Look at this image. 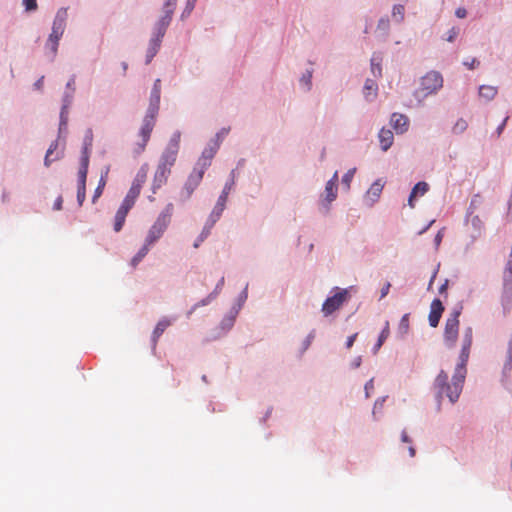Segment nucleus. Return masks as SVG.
<instances>
[{
  "instance_id": "aec40b11",
  "label": "nucleus",
  "mask_w": 512,
  "mask_h": 512,
  "mask_svg": "<svg viewBox=\"0 0 512 512\" xmlns=\"http://www.w3.org/2000/svg\"><path fill=\"white\" fill-rule=\"evenodd\" d=\"M131 209L124 206V205H120V207L118 208L116 214H115V219H114V231L115 232H119L121 231V229L123 228L124 226V223H125V219H126V216L127 214L129 213Z\"/></svg>"
},
{
  "instance_id": "412c9836",
  "label": "nucleus",
  "mask_w": 512,
  "mask_h": 512,
  "mask_svg": "<svg viewBox=\"0 0 512 512\" xmlns=\"http://www.w3.org/2000/svg\"><path fill=\"white\" fill-rule=\"evenodd\" d=\"M429 190V185L428 183L424 182V181H421V182H418L412 189L411 193H410V196H409V199H408V205L411 207V208H414L415 204H414V199L416 196L418 195H424L427 191Z\"/></svg>"
},
{
  "instance_id": "ea45409f",
  "label": "nucleus",
  "mask_w": 512,
  "mask_h": 512,
  "mask_svg": "<svg viewBox=\"0 0 512 512\" xmlns=\"http://www.w3.org/2000/svg\"><path fill=\"white\" fill-rule=\"evenodd\" d=\"M512 370V347L509 348L506 361L503 366V375L506 377L507 373Z\"/></svg>"
},
{
  "instance_id": "f03ea898",
  "label": "nucleus",
  "mask_w": 512,
  "mask_h": 512,
  "mask_svg": "<svg viewBox=\"0 0 512 512\" xmlns=\"http://www.w3.org/2000/svg\"><path fill=\"white\" fill-rule=\"evenodd\" d=\"M160 95L161 92L157 91V89L151 90L149 106L138 131L139 141H137L133 146V153L135 155L143 153L150 140L151 133L157 121L160 106Z\"/></svg>"
},
{
  "instance_id": "4c0bfd02",
  "label": "nucleus",
  "mask_w": 512,
  "mask_h": 512,
  "mask_svg": "<svg viewBox=\"0 0 512 512\" xmlns=\"http://www.w3.org/2000/svg\"><path fill=\"white\" fill-rule=\"evenodd\" d=\"M180 138H181L180 132L176 131L172 135V137L170 138V141H169V143L167 145V148L179 151V148H180Z\"/></svg>"
},
{
  "instance_id": "58836bf2",
  "label": "nucleus",
  "mask_w": 512,
  "mask_h": 512,
  "mask_svg": "<svg viewBox=\"0 0 512 512\" xmlns=\"http://www.w3.org/2000/svg\"><path fill=\"white\" fill-rule=\"evenodd\" d=\"M468 127V123L466 120L460 118L456 121L455 125L453 126V132L455 134L463 133Z\"/></svg>"
},
{
  "instance_id": "6ab92c4d",
  "label": "nucleus",
  "mask_w": 512,
  "mask_h": 512,
  "mask_svg": "<svg viewBox=\"0 0 512 512\" xmlns=\"http://www.w3.org/2000/svg\"><path fill=\"white\" fill-rule=\"evenodd\" d=\"M171 170L157 166L153 179V192L155 193L164 183H166Z\"/></svg>"
},
{
  "instance_id": "6e6d98bb",
  "label": "nucleus",
  "mask_w": 512,
  "mask_h": 512,
  "mask_svg": "<svg viewBox=\"0 0 512 512\" xmlns=\"http://www.w3.org/2000/svg\"><path fill=\"white\" fill-rule=\"evenodd\" d=\"M509 117H505V119L503 120V122L498 126L497 128V136L499 137L501 135V133L503 132L504 128H505V125L508 121Z\"/></svg>"
},
{
  "instance_id": "cd10ccee",
  "label": "nucleus",
  "mask_w": 512,
  "mask_h": 512,
  "mask_svg": "<svg viewBox=\"0 0 512 512\" xmlns=\"http://www.w3.org/2000/svg\"><path fill=\"white\" fill-rule=\"evenodd\" d=\"M498 93V89L491 85H481L479 87V96L486 101H491Z\"/></svg>"
},
{
  "instance_id": "8fccbe9b",
  "label": "nucleus",
  "mask_w": 512,
  "mask_h": 512,
  "mask_svg": "<svg viewBox=\"0 0 512 512\" xmlns=\"http://www.w3.org/2000/svg\"><path fill=\"white\" fill-rule=\"evenodd\" d=\"M23 5L25 6L27 11H34L37 9L36 0H23Z\"/></svg>"
},
{
  "instance_id": "3c124183",
  "label": "nucleus",
  "mask_w": 512,
  "mask_h": 512,
  "mask_svg": "<svg viewBox=\"0 0 512 512\" xmlns=\"http://www.w3.org/2000/svg\"><path fill=\"white\" fill-rule=\"evenodd\" d=\"M217 293L216 292H213L211 293L207 298L201 300L199 303H197L194 308H197L199 306H204V305H207L209 304L215 297H216Z\"/></svg>"
},
{
  "instance_id": "4d7b16f0",
  "label": "nucleus",
  "mask_w": 512,
  "mask_h": 512,
  "mask_svg": "<svg viewBox=\"0 0 512 512\" xmlns=\"http://www.w3.org/2000/svg\"><path fill=\"white\" fill-rule=\"evenodd\" d=\"M229 133V129L223 128L220 132L217 133L216 138L217 141H221L227 134Z\"/></svg>"
},
{
  "instance_id": "603ef678",
  "label": "nucleus",
  "mask_w": 512,
  "mask_h": 512,
  "mask_svg": "<svg viewBox=\"0 0 512 512\" xmlns=\"http://www.w3.org/2000/svg\"><path fill=\"white\" fill-rule=\"evenodd\" d=\"M357 335H358V334H357V333H355V334H353V335H351V336H349V337L347 338V341H346V347H347V349H350V348L353 346V344H354V342H355V340H356V338H357Z\"/></svg>"
},
{
  "instance_id": "338daca9",
  "label": "nucleus",
  "mask_w": 512,
  "mask_h": 512,
  "mask_svg": "<svg viewBox=\"0 0 512 512\" xmlns=\"http://www.w3.org/2000/svg\"><path fill=\"white\" fill-rule=\"evenodd\" d=\"M152 89H157V91H160L161 92V80L160 79H156L155 82H154V85H153V88Z\"/></svg>"
},
{
  "instance_id": "72a5a7b5",
  "label": "nucleus",
  "mask_w": 512,
  "mask_h": 512,
  "mask_svg": "<svg viewBox=\"0 0 512 512\" xmlns=\"http://www.w3.org/2000/svg\"><path fill=\"white\" fill-rule=\"evenodd\" d=\"M57 147H58V142H57V141H53V142L50 144V146H49V148H48V150H47V152H46L45 158H44V165H45L46 167H49V166H50V164H51L53 161H55L56 159H59V156H58V155L56 156V158H53V159L51 158V155H52V154H53V152L57 149Z\"/></svg>"
},
{
  "instance_id": "c9c22d12",
  "label": "nucleus",
  "mask_w": 512,
  "mask_h": 512,
  "mask_svg": "<svg viewBox=\"0 0 512 512\" xmlns=\"http://www.w3.org/2000/svg\"><path fill=\"white\" fill-rule=\"evenodd\" d=\"M405 8L404 5H394L392 9V16L397 22L404 20Z\"/></svg>"
},
{
  "instance_id": "864d4df0",
  "label": "nucleus",
  "mask_w": 512,
  "mask_h": 512,
  "mask_svg": "<svg viewBox=\"0 0 512 512\" xmlns=\"http://www.w3.org/2000/svg\"><path fill=\"white\" fill-rule=\"evenodd\" d=\"M469 69H474L479 65V61L476 58H472L470 62H464Z\"/></svg>"
},
{
  "instance_id": "0e129e2a",
  "label": "nucleus",
  "mask_w": 512,
  "mask_h": 512,
  "mask_svg": "<svg viewBox=\"0 0 512 512\" xmlns=\"http://www.w3.org/2000/svg\"><path fill=\"white\" fill-rule=\"evenodd\" d=\"M371 64H372V72H373V74L376 75V71H377L378 75H380L381 74V67L379 65H375L374 64V59H372V63Z\"/></svg>"
},
{
  "instance_id": "09e8293b",
  "label": "nucleus",
  "mask_w": 512,
  "mask_h": 512,
  "mask_svg": "<svg viewBox=\"0 0 512 512\" xmlns=\"http://www.w3.org/2000/svg\"><path fill=\"white\" fill-rule=\"evenodd\" d=\"M483 203V199L480 195H475L470 203V209H477Z\"/></svg>"
},
{
  "instance_id": "423d86ee",
  "label": "nucleus",
  "mask_w": 512,
  "mask_h": 512,
  "mask_svg": "<svg viewBox=\"0 0 512 512\" xmlns=\"http://www.w3.org/2000/svg\"><path fill=\"white\" fill-rule=\"evenodd\" d=\"M335 294L331 297H328L323 305L322 312L325 316H329L333 314L335 311L340 309V307L349 300V291L348 289H340L336 287Z\"/></svg>"
},
{
  "instance_id": "79ce46f5",
  "label": "nucleus",
  "mask_w": 512,
  "mask_h": 512,
  "mask_svg": "<svg viewBox=\"0 0 512 512\" xmlns=\"http://www.w3.org/2000/svg\"><path fill=\"white\" fill-rule=\"evenodd\" d=\"M355 171H356V169H355V168H352V169L348 170V171L344 174V176H343V178H342V183H343V185H345V187H346V189H347V190H349V189H350V184H351V181H352V179H353V177H354Z\"/></svg>"
},
{
  "instance_id": "e433bc0d",
  "label": "nucleus",
  "mask_w": 512,
  "mask_h": 512,
  "mask_svg": "<svg viewBox=\"0 0 512 512\" xmlns=\"http://www.w3.org/2000/svg\"><path fill=\"white\" fill-rule=\"evenodd\" d=\"M398 331L401 335H405L409 331V314H404L399 322Z\"/></svg>"
},
{
  "instance_id": "393cba45",
  "label": "nucleus",
  "mask_w": 512,
  "mask_h": 512,
  "mask_svg": "<svg viewBox=\"0 0 512 512\" xmlns=\"http://www.w3.org/2000/svg\"><path fill=\"white\" fill-rule=\"evenodd\" d=\"M338 181V173L335 172L333 177L326 183L325 192L326 197L329 202L335 200L337 194V186L336 183Z\"/></svg>"
},
{
  "instance_id": "e2e57ef3",
  "label": "nucleus",
  "mask_w": 512,
  "mask_h": 512,
  "mask_svg": "<svg viewBox=\"0 0 512 512\" xmlns=\"http://www.w3.org/2000/svg\"><path fill=\"white\" fill-rule=\"evenodd\" d=\"M401 440H402V442H405V443H411L412 442L405 430H403L402 433H401Z\"/></svg>"
},
{
  "instance_id": "a19ab883",
  "label": "nucleus",
  "mask_w": 512,
  "mask_h": 512,
  "mask_svg": "<svg viewBox=\"0 0 512 512\" xmlns=\"http://www.w3.org/2000/svg\"><path fill=\"white\" fill-rule=\"evenodd\" d=\"M88 167H89V151H88V147L85 146L83 151H82V156H81L80 168L79 169L88 170Z\"/></svg>"
},
{
  "instance_id": "c756f323",
  "label": "nucleus",
  "mask_w": 512,
  "mask_h": 512,
  "mask_svg": "<svg viewBox=\"0 0 512 512\" xmlns=\"http://www.w3.org/2000/svg\"><path fill=\"white\" fill-rule=\"evenodd\" d=\"M147 174H148V168H147L146 165H144L137 172V174H136V176H135L131 186L134 187V188H137V189H139L141 191L142 186L146 182Z\"/></svg>"
},
{
  "instance_id": "13d9d810",
  "label": "nucleus",
  "mask_w": 512,
  "mask_h": 512,
  "mask_svg": "<svg viewBox=\"0 0 512 512\" xmlns=\"http://www.w3.org/2000/svg\"><path fill=\"white\" fill-rule=\"evenodd\" d=\"M390 287L391 284L389 282L385 283L381 289V298H384L388 294Z\"/></svg>"
},
{
  "instance_id": "5701e85b",
  "label": "nucleus",
  "mask_w": 512,
  "mask_h": 512,
  "mask_svg": "<svg viewBox=\"0 0 512 512\" xmlns=\"http://www.w3.org/2000/svg\"><path fill=\"white\" fill-rule=\"evenodd\" d=\"M67 16H68V14H67L66 8L59 9L54 18L52 28L64 33L65 27H66Z\"/></svg>"
},
{
  "instance_id": "774afa93",
  "label": "nucleus",
  "mask_w": 512,
  "mask_h": 512,
  "mask_svg": "<svg viewBox=\"0 0 512 512\" xmlns=\"http://www.w3.org/2000/svg\"><path fill=\"white\" fill-rule=\"evenodd\" d=\"M441 240H442V234H441V232H438V234L435 237L436 245H439L441 243Z\"/></svg>"
},
{
  "instance_id": "49530a36",
  "label": "nucleus",
  "mask_w": 512,
  "mask_h": 512,
  "mask_svg": "<svg viewBox=\"0 0 512 512\" xmlns=\"http://www.w3.org/2000/svg\"><path fill=\"white\" fill-rule=\"evenodd\" d=\"M458 34H459V28L452 27L447 32V36L445 37V40L448 41V42H453L456 39V37L458 36Z\"/></svg>"
},
{
  "instance_id": "f704fd0d",
  "label": "nucleus",
  "mask_w": 512,
  "mask_h": 512,
  "mask_svg": "<svg viewBox=\"0 0 512 512\" xmlns=\"http://www.w3.org/2000/svg\"><path fill=\"white\" fill-rule=\"evenodd\" d=\"M377 92V84L371 79H367L364 85V95L368 98L370 95L375 96Z\"/></svg>"
},
{
  "instance_id": "39448f33",
  "label": "nucleus",
  "mask_w": 512,
  "mask_h": 512,
  "mask_svg": "<svg viewBox=\"0 0 512 512\" xmlns=\"http://www.w3.org/2000/svg\"><path fill=\"white\" fill-rule=\"evenodd\" d=\"M461 314V308H455L447 318L445 322V329H444V342L447 347L452 348L455 346L457 339H458V333H459V317Z\"/></svg>"
},
{
  "instance_id": "f3484780",
  "label": "nucleus",
  "mask_w": 512,
  "mask_h": 512,
  "mask_svg": "<svg viewBox=\"0 0 512 512\" xmlns=\"http://www.w3.org/2000/svg\"><path fill=\"white\" fill-rule=\"evenodd\" d=\"M501 302L504 309H508L512 303V278L503 277Z\"/></svg>"
},
{
  "instance_id": "7c9ffc66",
  "label": "nucleus",
  "mask_w": 512,
  "mask_h": 512,
  "mask_svg": "<svg viewBox=\"0 0 512 512\" xmlns=\"http://www.w3.org/2000/svg\"><path fill=\"white\" fill-rule=\"evenodd\" d=\"M140 192L141 191L139 189L131 186L122 202V205L132 209V207L135 205L136 199L140 195Z\"/></svg>"
},
{
  "instance_id": "a211bd4d",
  "label": "nucleus",
  "mask_w": 512,
  "mask_h": 512,
  "mask_svg": "<svg viewBox=\"0 0 512 512\" xmlns=\"http://www.w3.org/2000/svg\"><path fill=\"white\" fill-rule=\"evenodd\" d=\"M178 152L179 151H177V150L170 149V148L166 147V149L164 150V152L161 155L158 166L171 170V167L176 162Z\"/></svg>"
},
{
  "instance_id": "0eeeda50",
  "label": "nucleus",
  "mask_w": 512,
  "mask_h": 512,
  "mask_svg": "<svg viewBox=\"0 0 512 512\" xmlns=\"http://www.w3.org/2000/svg\"><path fill=\"white\" fill-rule=\"evenodd\" d=\"M233 185H234L233 178L231 179L230 182L225 184V186L222 190V193L219 196L218 201L211 213V219H212L211 225H213L220 218L222 212L224 211L228 195H229L230 191L232 190Z\"/></svg>"
},
{
  "instance_id": "473e14b6",
  "label": "nucleus",
  "mask_w": 512,
  "mask_h": 512,
  "mask_svg": "<svg viewBox=\"0 0 512 512\" xmlns=\"http://www.w3.org/2000/svg\"><path fill=\"white\" fill-rule=\"evenodd\" d=\"M149 249H150V245H148L146 242L145 244L142 246V248L137 252V254L132 258L131 260V265L132 267H136L141 261L142 259L148 254L149 252Z\"/></svg>"
},
{
  "instance_id": "5fc2aeb1",
  "label": "nucleus",
  "mask_w": 512,
  "mask_h": 512,
  "mask_svg": "<svg viewBox=\"0 0 512 512\" xmlns=\"http://www.w3.org/2000/svg\"><path fill=\"white\" fill-rule=\"evenodd\" d=\"M455 14L458 18H465L467 15V11L465 8L460 7L456 10Z\"/></svg>"
},
{
  "instance_id": "4be33fe9",
  "label": "nucleus",
  "mask_w": 512,
  "mask_h": 512,
  "mask_svg": "<svg viewBox=\"0 0 512 512\" xmlns=\"http://www.w3.org/2000/svg\"><path fill=\"white\" fill-rule=\"evenodd\" d=\"M172 324V321L166 317L162 318L156 325L153 334H152V342L155 347L158 339L164 333V331Z\"/></svg>"
},
{
  "instance_id": "9d476101",
  "label": "nucleus",
  "mask_w": 512,
  "mask_h": 512,
  "mask_svg": "<svg viewBox=\"0 0 512 512\" xmlns=\"http://www.w3.org/2000/svg\"><path fill=\"white\" fill-rule=\"evenodd\" d=\"M160 32H161L160 25L156 24L155 35L150 40L149 47L147 50L146 64H149L152 61V59L157 54V52L160 48L162 38L164 37L166 31H163V33H161V34H160Z\"/></svg>"
},
{
  "instance_id": "f257e3e1",
  "label": "nucleus",
  "mask_w": 512,
  "mask_h": 512,
  "mask_svg": "<svg viewBox=\"0 0 512 512\" xmlns=\"http://www.w3.org/2000/svg\"><path fill=\"white\" fill-rule=\"evenodd\" d=\"M465 377L466 367L463 365H457L451 383L448 382L447 373L443 370L440 371L433 384V390L438 403L444 397H447L451 403H455L461 394Z\"/></svg>"
},
{
  "instance_id": "69168bd1",
  "label": "nucleus",
  "mask_w": 512,
  "mask_h": 512,
  "mask_svg": "<svg viewBox=\"0 0 512 512\" xmlns=\"http://www.w3.org/2000/svg\"><path fill=\"white\" fill-rule=\"evenodd\" d=\"M302 81H304V82H305V84L307 85L308 89H310V85H311V73H308V75H307V76H303Z\"/></svg>"
},
{
  "instance_id": "f8f14e48",
  "label": "nucleus",
  "mask_w": 512,
  "mask_h": 512,
  "mask_svg": "<svg viewBox=\"0 0 512 512\" xmlns=\"http://www.w3.org/2000/svg\"><path fill=\"white\" fill-rule=\"evenodd\" d=\"M444 311V306L439 299H434L430 306V313L428 316L429 324L431 327H437Z\"/></svg>"
},
{
  "instance_id": "4468645a",
  "label": "nucleus",
  "mask_w": 512,
  "mask_h": 512,
  "mask_svg": "<svg viewBox=\"0 0 512 512\" xmlns=\"http://www.w3.org/2000/svg\"><path fill=\"white\" fill-rule=\"evenodd\" d=\"M218 148H219V143H216L215 146L204 149L196 166H198L199 168L206 171L207 168L211 165V160L215 156Z\"/></svg>"
},
{
  "instance_id": "c85d7f7f",
  "label": "nucleus",
  "mask_w": 512,
  "mask_h": 512,
  "mask_svg": "<svg viewBox=\"0 0 512 512\" xmlns=\"http://www.w3.org/2000/svg\"><path fill=\"white\" fill-rule=\"evenodd\" d=\"M147 174H148V168H147L146 165H144L137 172V174H136V176H135L131 186L134 187V188H137V189H139L141 191L142 186L146 182Z\"/></svg>"
},
{
  "instance_id": "6e6552de",
  "label": "nucleus",
  "mask_w": 512,
  "mask_h": 512,
  "mask_svg": "<svg viewBox=\"0 0 512 512\" xmlns=\"http://www.w3.org/2000/svg\"><path fill=\"white\" fill-rule=\"evenodd\" d=\"M204 173L205 171L203 169L199 168L198 166H195L184 186L186 198H189L195 191V189L199 186L203 179Z\"/></svg>"
},
{
  "instance_id": "dca6fc26",
  "label": "nucleus",
  "mask_w": 512,
  "mask_h": 512,
  "mask_svg": "<svg viewBox=\"0 0 512 512\" xmlns=\"http://www.w3.org/2000/svg\"><path fill=\"white\" fill-rule=\"evenodd\" d=\"M390 122L397 134H403L408 130L409 120L403 114H392Z\"/></svg>"
},
{
  "instance_id": "37998d69",
  "label": "nucleus",
  "mask_w": 512,
  "mask_h": 512,
  "mask_svg": "<svg viewBox=\"0 0 512 512\" xmlns=\"http://www.w3.org/2000/svg\"><path fill=\"white\" fill-rule=\"evenodd\" d=\"M210 234V227H205L194 243V248H198L199 245L208 237Z\"/></svg>"
},
{
  "instance_id": "a18cd8bd",
  "label": "nucleus",
  "mask_w": 512,
  "mask_h": 512,
  "mask_svg": "<svg viewBox=\"0 0 512 512\" xmlns=\"http://www.w3.org/2000/svg\"><path fill=\"white\" fill-rule=\"evenodd\" d=\"M503 277L512 278V254L510 253L505 268L503 270Z\"/></svg>"
},
{
  "instance_id": "2eb2a0df",
  "label": "nucleus",
  "mask_w": 512,
  "mask_h": 512,
  "mask_svg": "<svg viewBox=\"0 0 512 512\" xmlns=\"http://www.w3.org/2000/svg\"><path fill=\"white\" fill-rule=\"evenodd\" d=\"M66 88L69 90V93H66L65 97H64V105H63L62 111H61V125L66 124V117H65L66 109L71 104L73 94L75 92V76L74 75L67 82Z\"/></svg>"
},
{
  "instance_id": "052dcab7",
  "label": "nucleus",
  "mask_w": 512,
  "mask_h": 512,
  "mask_svg": "<svg viewBox=\"0 0 512 512\" xmlns=\"http://www.w3.org/2000/svg\"><path fill=\"white\" fill-rule=\"evenodd\" d=\"M62 203H63V198L61 196H59L55 202H54V209L55 210H61L62 209Z\"/></svg>"
},
{
  "instance_id": "2f4dec72",
  "label": "nucleus",
  "mask_w": 512,
  "mask_h": 512,
  "mask_svg": "<svg viewBox=\"0 0 512 512\" xmlns=\"http://www.w3.org/2000/svg\"><path fill=\"white\" fill-rule=\"evenodd\" d=\"M390 335V326H389V322L386 321L385 322V325H384V328L382 329L379 337H378V340L376 342V344L374 345L373 347V353L376 354L379 349L382 347L383 343L387 340V338L389 337Z\"/></svg>"
},
{
  "instance_id": "a878e982",
  "label": "nucleus",
  "mask_w": 512,
  "mask_h": 512,
  "mask_svg": "<svg viewBox=\"0 0 512 512\" xmlns=\"http://www.w3.org/2000/svg\"><path fill=\"white\" fill-rule=\"evenodd\" d=\"M109 171H110V167L107 166L105 168V170L101 173V177H100L98 186L96 187V189L94 191V195L92 197V202L93 203H95L96 200L102 195L103 190H104V188L106 186V183H107V178H108Z\"/></svg>"
},
{
  "instance_id": "1a4fd4ad",
  "label": "nucleus",
  "mask_w": 512,
  "mask_h": 512,
  "mask_svg": "<svg viewBox=\"0 0 512 512\" xmlns=\"http://www.w3.org/2000/svg\"><path fill=\"white\" fill-rule=\"evenodd\" d=\"M473 341V330L471 327H467L463 333L462 339V349L460 353V363L458 365H463L466 367V363L468 361L470 355V348Z\"/></svg>"
},
{
  "instance_id": "c03bdc74",
  "label": "nucleus",
  "mask_w": 512,
  "mask_h": 512,
  "mask_svg": "<svg viewBox=\"0 0 512 512\" xmlns=\"http://www.w3.org/2000/svg\"><path fill=\"white\" fill-rule=\"evenodd\" d=\"M86 197V186L78 185L77 189V201L79 205L81 206L85 200Z\"/></svg>"
},
{
  "instance_id": "b1692460",
  "label": "nucleus",
  "mask_w": 512,
  "mask_h": 512,
  "mask_svg": "<svg viewBox=\"0 0 512 512\" xmlns=\"http://www.w3.org/2000/svg\"><path fill=\"white\" fill-rule=\"evenodd\" d=\"M379 142L383 151H387L393 144V133L388 129H381L379 132Z\"/></svg>"
},
{
  "instance_id": "7ed1b4c3",
  "label": "nucleus",
  "mask_w": 512,
  "mask_h": 512,
  "mask_svg": "<svg viewBox=\"0 0 512 512\" xmlns=\"http://www.w3.org/2000/svg\"><path fill=\"white\" fill-rule=\"evenodd\" d=\"M442 86V75L437 71H430L421 78L420 87L414 92V96L420 104L426 97L441 89Z\"/></svg>"
},
{
  "instance_id": "680f3d73",
  "label": "nucleus",
  "mask_w": 512,
  "mask_h": 512,
  "mask_svg": "<svg viewBox=\"0 0 512 512\" xmlns=\"http://www.w3.org/2000/svg\"><path fill=\"white\" fill-rule=\"evenodd\" d=\"M379 28H383L384 30L388 29L389 27V21L387 19H380L378 23Z\"/></svg>"
},
{
  "instance_id": "bb28decb",
  "label": "nucleus",
  "mask_w": 512,
  "mask_h": 512,
  "mask_svg": "<svg viewBox=\"0 0 512 512\" xmlns=\"http://www.w3.org/2000/svg\"><path fill=\"white\" fill-rule=\"evenodd\" d=\"M62 35L63 33L61 31L52 28V31L47 41V46H50L53 55L57 53L59 40L61 39Z\"/></svg>"
},
{
  "instance_id": "de8ad7c7",
  "label": "nucleus",
  "mask_w": 512,
  "mask_h": 512,
  "mask_svg": "<svg viewBox=\"0 0 512 512\" xmlns=\"http://www.w3.org/2000/svg\"><path fill=\"white\" fill-rule=\"evenodd\" d=\"M88 170L79 169L78 171V185L86 186Z\"/></svg>"
},
{
  "instance_id": "9b49d317",
  "label": "nucleus",
  "mask_w": 512,
  "mask_h": 512,
  "mask_svg": "<svg viewBox=\"0 0 512 512\" xmlns=\"http://www.w3.org/2000/svg\"><path fill=\"white\" fill-rule=\"evenodd\" d=\"M177 0H166L164 4V16L161 17V19L158 21L157 25H160V34L163 33V31L167 30V27L169 26L172 15L176 6Z\"/></svg>"
},
{
  "instance_id": "ddd939ff",
  "label": "nucleus",
  "mask_w": 512,
  "mask_h": 512,
  "mask_svg": "<svg viewBox=\"0 0 512 512\" xmlns=\"http://www.w3.org/2000/svg\"><path fill=\"white\" fill-rule=\"evenodd\" d=\"M384 181L382 179H377L370 188L367 190L365 194V200L370 204H374L380 198L382 190L384 188Z\"/></svg>"
},
{
  "instance_id": "bf43d9fd",
  "label": "nucleus",
  "mask_w": 512,
  "mask_h": 512,
  "mask_svg": "<svg viewBox=\"0 0 512 512\" xmlns=\"http://www.w3.org/2000/svg\"><path fill=\"white\" fill-rule=\"evenodd\" d=\"M373 389H374L373 379H370V380L365 384L366 397H369V391H370V390H373Z\"/></svg>"
},
{
  "instance_id": "20e7f679",
  "label": "nucleus",
  "mask_w": 512,
  "mask_h": 512,
  "mask_svg": "<svg viewBox=\"0 0 512 512\" xmlns=\"http://www.w3.org/2000/svg\"><path fill=\"white\" fill-rule=\"evenodd\" d=\"M173 213V204L169 203L164 208V210L158 215L157 219L153 223V225L150 227L148 234L146 236L145 242L148 245H153L156 241H158L166 229L168 228L171 217Z\"/></svg>"
}]
</instances>
